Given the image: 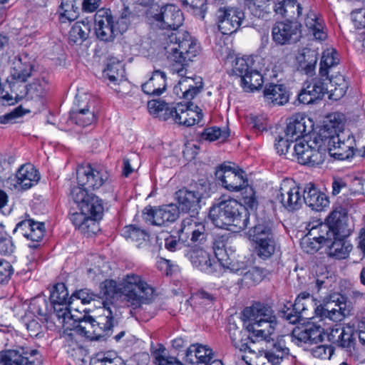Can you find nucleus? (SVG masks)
Wrapping results in <instances>:
<instances>
[{
    "instance_id": "obj_32",
    "label": "nucleus",
    "mask_w": 365,
    "mask_h": 365,
    "mask_svg": "<svg viewBox=\"0 0 365 365\" xmlns=\"http://www.w3.org/2000/svg\"><path fill=\"white\" fill-rule=\"evenodd\" d=\"M326 83H328L329 98L337 101L342 98L346 93L348 83L344 76L339 73H331L330 76H324Z\"/></svg>"
},
{
    "instance_id": "obj_39",
    "label": "nucleus",
    "mask_w": 365,
    "mask_h": 365,
    "mask_svg": "<svg viewBox=\"0 0 365 365\" xmlns=\"http://www.w3.org/2000/svg\"><path fill=\"white\" fill-rule=\"evenodd\" d=\"M104 75L108 77L110 82L113 83L114 86L119 85L123 81L125 76L123 65L119 61L110 60L104 71Z\"/></svg>"
},
{
    "instance_id": "obj_9",
    "label": "nucleus",
    "mask_w": 365,
    "mask_h": 365,
    "mask_svg": "<svg viewBox=\"0 0 365 365\" xmlns=\"http://www.w3.org/2000/svg\"><path fill=\"white\" fill-rule=\"evenodd\" d=\"M340 114L331 116L329 128L334 129L335 135L329 138L328 147L329 153L338 160H346L355 155L356 142L349 130H342L344 123Z\"/></svg>"
},
{
    "instance_id": "obj_29",
    "label": "nucleus",
    "mask_w": 365,
    "mask_h": 365,
    "mask_svg": "<svg viewBox=\"0 0 365 365\" xmlns=\"http://www.w3.org/2000/svg\"><path fill=\"white\" fill-rule=\"evenodd\" d=\"M303 195L304 203L316 211H322L329 202L327 196L312 183L306 185L303 190Z\"/></svg>"
},
{
    "instance_id": "obj_3",
    "label": "nucleus",
    "mask_w": 365,
    "mask_h": 365,
    "mask_svg": "<svg viewBox=\"0 0 365 365\" xmlns=\"http://www.w3.org/2000/svg\"><path fill=\"white\" fill-rule=\"evenodd\" d=\"M73 313L78 317L77 319H71L73 323H70V327L66 323L58 326L83 334L92 341H104L110 336L113 332V328L118 324L121 318L119 308L112 303L107 302L101 308V314L97 319L90 316L86 317L82 315L78 309H73Z\"/></svg>"
},
{
    "instance_id": "obj_19",
    "label": "nucleus",
    "mask_w": 365,
    "mask_h": 365,
    "mask_svg": "<svg viewBox=\"0 0 365 365\" xmlns=\"http://www.w3.org/2000/svg\"><path fill=\"white\" fill-rule=\"evenodd\" d=\"M218 29L224 35H230L239 29L244 13L235 7H220L217 12Z\"/></svg>"
},
{
    "instance_id": "obj_23",
    "label": "nucleus",
    "mask_w": 365,
    "mask_h": 365,
    "mask_svg": "<svg viewBox=\"0 0 365 365\" xmlns=\"http://www.w3.org/2000/svg\"><path fill=\"white\" fill-rule=\"evenodd\" d=\"M31 58L26 53H19L12 59L11 76L19 82H25L31 76L34 71Z\"/></svg>"
},
{
    "instance_id": "obj_62",
    "label": "nucleus",
    "mask_w": 365,
    "mask_h": 365,
    "mask_svg": "<svg viewBox=\"0 0 365 365\" xmlns=\"http://www.w3.org/2000/svg\"><path fill=\"white\" fill-rule=\"evenodd\" d=\"M193 299L201 305L210 306L213 304L217 297L213 294L205 290H200L195 294Z\"/></svg>"
},
{
    "instance_id": "obj_31",
    "label": "nucleus",
    "mask_w": 365,
    "mask_h": 365,
    "mask_svg": "<svg viewBox=\"0 0 365 365\" xmlns=\"http://www.w3.org/2000/svg\"><path fill=\"white\" fill-rule=\"evenodd\" d=\"M265 101L274 106H282L289 101V92L282 84L270 83L267 85L263 91Z\"/></svg>"
},
{
    "instance_id": "obj_60",
    "label": "nucleus",
    "mask_w": 365,
    "mask_h": 365,
    "mask_svg": "<svg viewBox=\"0 0 365 365\" xmlns=\"http://www.w3.org/2000/svg\"><path fill=\"white\" fill-rule=\"evenodd\" d=\"M61 15L69 21L74 20L77 16L76 9L71 0H62L61 4Z\"/></svg>"
},
{
    "instance_id": "obj_59",
    "label": "nucleus",
    "mask_w": 365,
    "mask_h": 365,
    "mask_svg": "<svg viewBox=\"0 0 365 365\" xmlns=\"http://www.w3.org/2000/svg\"><path fill=\"white\" fill-rule=\"evenodd\" d=\"M334 351L331 346L318 345L311 349L313 356L320 359H329Z\"/></svg>"
},
{
    "instance_id": "obj_15",
    "label": "nucleus",
    "mask_w": 365,
    "mask_h": 365,
    "mask_svg": "<svg viewBox=\"0 0 365 365\" xmlns=\"http://www.w3.org/2000/svg\"><path fill=\"white\" fill-rule=\"evenodd\" d=\"M215 177L222 187L231 192L242 190L247 180L242 170L226 164L217 167Z\"/></svg>"
},
{
    "instance_id": "obj_43",
    "label": "nucleus",
    "mask_w": 365,
    "mask_h": 365,
    "mask_svg": "<svg viewBox=\"0 0 365 365\" xmlns=\"http://www.w3.org/2000/svg\"><path fill=\"white\" fill-rule=\"evenodd\" d=\"M71 120L80 126H87L95 120L93 111H91L88 107L81 108L73 110L71 113Z\"/></svg>"
},
{
    "instance_id": "obj_34",
    "label": "nucleus",
    "mask_w": 365,
    "mask_h": 365,
    "mask_svg": "<svg viewBox=\"0 0 365 365\" xmlns=\"http://www.w3.org/2000/svg\"><path fill=\"white\" fill-rule=\"evenodd\" d=\"M70 220L76 229L83 234L89 235L91 232L94 233L95 229L97 227L96 222L91 219L87 214L83 213L81 210L79 212H76L73 213L70 217Z\"/></svg>"
},
{
    "instance_id": "obj_52",
    "label": "nucleus",
    "mask_w": 365,
    "mask_h": 365,
    "mask_svg": "<svg viewBox=\"0 0 365 365\" xmlns=\"http://www.w3.org/2000/svg\"><path fill=\"white\" fill-rule=\"evenodd\" d=\"M21 350L5 349L0 351L1 365H17Z\"/></svg>"
},
{
    "instance_id": "obj_55",
    "label": "nucleus",
    "mask_w": 365,
    "mask_h": 365,
    "mask_svg": "<svg viewBox=\"0 0 365 365\" xmlns=\"http://www.w3.org/2000/svg\"><path fill=\"white\" fill-rule=\"evenodd\" d=\"M314 91V87H312L310 83H308L307 86L302 89L301 92L299 93V101L303 104L308 105L314 103L317 100H319V97H317L316 92Z\"/></svg>"
},
{
    "instance_id": "obj_24",
    "label": "nucleus",
    "mask_w": 365,
    "mask_h": 365,
    "mask_svg": "<svg viewBox=\"0 0 365 365\" xmlns=\"http://www.w3.org/2000/svg\"><path fill=\"white\" fill-rule=\"evenodd\" d=\"M324 329L320 326L312 324L304 329H294L290 336L291 341L297 346L303 344H317L322 342Z\"/></svg>"
},
{
    "instance_id": "obj_49",
    "label": "nucleus",
    "mask_w": 365,
    "mask_h": 365,
    "mask_svg": "<svg viewBox=\"0 0 365 365\" xmlns=\"http://www.w3.org/2000/svg\"><path fill=\"white\" fill-rule=\"evenodd\" d=\"M262 279V271L258 267H253L245 270L241 280L245 284L252 286L260 282Z\"/></svg>"
},
{
    "instance_id": "obj_18",
    "label": "nucleus",
    "mask_w": 365,
    "mask_h": 365,
    "mask_svg": "<svg viewBox=\"0 0 365 365\" xmlns=\"http://www.w3.org/2000/svg\"><path fill=\"white\" fill-rule=\"evenodd\" d=\"M94 21L97 38L105 42L113 41L118 30L111 11L108 9L98 10L95 14Z\"/></svg>"
},
{
    "instance_id": "obj_11",
    "label": "nucleus",
    "mask_w": 365,
    "mask_h": 365,
    "mask_svg": "<svg viewBox=\"0 0 365 365\" xmlns=\"http://www.w3.org/2000/svg\"><path fill=\"white\" fill-rule=\"evenodd\" d=\"M50 299L53 308L51 319L58 325L66 323L70 327V323H73L71 319H77L78 316L73 313V309L71 307L73 302L68 298V292L64 283H57L54 285Z\"/></svg>"
},
{
    "instance_id": "obj_7",
    "label": "nucleus",
    "mask_w": 365,
    "mask_h": 365,
    "mask_svg": "<svg viewBox=\"0 0 365 365\" xmlns=\"http://www.w3.org/2000/svg\"><path fill=\"white\" fill-rule=\"evenodd\" d=\"M327 225L330 228L329 242L324 246L329 249V256L336 259L346 258L351 250V245L346 240L352 230L348 224V216L341 207L334 209L327 218Z\"/></svg>"
},
{
    "instance_id": "obj_4",
    "label": "nucleus",
    "mask_w": 365,
    "mask_h": 365,
    "mask_svg": "<svg viewBox=\"0 0 365 365\" xmlns=\"http://www.w3.org/2000/svg\"><path fill=\"white\" fill-rule=\"evenodd\" d=\"M101 292L106 298H115L118 295L128 307L136 309L143 303L150 301L154 294L153 288L142 280L135 274H127L123 279L121 287H117V283L112 279L105 280L101 285Z\"/></svg>"
},
{
    "instance_id": "obj_64",
    "label": "nucleus",
    "mask_w": 365,
    "mask_h": 365,
    "mask_svg": "<svg viewBox=\"0 0 365 365\" xmlns=\"http://www.w3.org/2000/svg\"><path fill=\"white\" fill-rule=\"evenodd\" d=\"M26 329L31 337H41L43 330L41 324L36 319L29 320L26 323Z\"/></svg>"
},
{
    "instance_id": "obj_53",
    "label": "nucleus",
    "mask_w": 365,
    "mask_h": 365,
    "mask_svg": "<svg viewBox=\"0 0 365 365\" xmlns=\"http://www.w3.org/2000/svg\"><path fill=\"white\" fill-rule=\"evenodd\" d=\"M158 74H160V71L155 70L149 80L142 85V90L144 93L149 96L153 95L158 96L160 95V84L158 81L154 82L155 76Z\"/></svg>"
},
{
    "instance_id": "obj_5",
    "label": "nucleus",
    "mask_w": 365,
    "mask_h": 365,
    "mask_svg": "<svg viewBox=\"0 0 365 365\" xmlns=\"http://www.w3.org/2000/svg\"><path fill=\"white\" fill-rule=\"evenodd\" d=\"M209 217L216 227L235 232L245 230L250 220L245 206L235 199L225 197L210 207Z\"/></svg>"
},
{
    "instance_id": "obj_54",
    "label": "nucleus",
    "mask_w": 365,
    "mask_h": 365,
    "mask_svg": "<svg viewBox=\"0 0 365 365\" xmlns=\"http://www.w3.org/2000/svg\"><path fill=\"white\" fill-rule=\"evenodd\" d=\"M242 190H244V191L242 192V195L245 205L252 210L256 208L258 205V202L252 187L248 186L247 182L246 185L242 188Z\"/></svg>"
},
{
    "instance_id": "obj_6",
    "label": "nucleus",
    "mask_w": 365,
    "mask_h": 365,
    "mask_svg": "<svg viewBox=\"0 0 365 365\" xmlns=\"http://www.w3.org/2000/svg\"><path fill=\"white\" fill-rule=\"evenodd\" d=\"M171 231L161 229L163 236L164 247L168 252H174L181 249L182 245H202L207 243L210 234L204 222H200L195 215L185 217L181 227L178 230V237L170 235Z\"/></svg>"
},
{
    "instance_id": "obj_12",
    "label": "nucleus",
    "mask_w": 365,
    "mask_h": 365,
    "mask_svg": "<svg viewBox=\"0 0 365 365\" xmlns=\"http://www.w3.org/2000/svg\"><path fill=\"white\" fill-rule=\"evenodd\" d=\"M325 154V149L322 147V142L314 138L296 143L290 155L295 157L297 161L301 165L314 167L324 162Z\"/></svg>"
},
{
    "instance_id": "obj_61",
    "label": "nucleus",
    "mask_w": 365,
    "mask_h": 365,
    "mask_svg": "<svg viewBox=\"0 0 365 365\" xmlns=\"http://www.w3.org/2000/svg\"><path fill=\"white\" fill-rule=\"evenodd\" d=\"M97 297V295L88 289H82L75 292L69 298L73 300L74 298L80 299L83 304H89Z\"/></svg>"
},
{
    "instance_id": "obj_38",
    "label": "nucleus",
    "mask_w": 365,
    "mask_h": 365,
    "mask_svg": "<svg viewBox=\"0 0 365 365\" xmlns=\"http://www.w3.org/2000/svg\"><path fill=\"white\" fill-rule=\"evenodd\" d=\"M240 81L242 87L247 92L258 90L264 83L262 74L254 68H252Z\"/></svg>"
},
{
    "instance_id": "obj_37",
    "label": "nucleus",
    "mask_w": 365,
    "mask_h": 365,
    "mask_svg": "<svg viewBox=\"0 0 365 365\" xmlns=\"http://www.w3.org/2000/svg\"><path fill=\"white\" fill-rule=\"evenodd\" d=\"M245 4L251 14L257 18H264L271 12L273 6L272 0H245Z\"/></svg>"
},
{
    "instance_id": "obj_51",
    "label": "nucleus",
    "mask_w": 365,
    "mask_h": 365,
    "mask_svg": "<svg viewBox=\"0 0 365 365\" xmlns=\"http://www.w3.org/2000/svg\"><path fill=\"white\" fill-rule=\"evenodd\" d=\"M179 215V207L173 203L165 205L161 207V220L163 224L173 222L176 220Z\"/></svg>"
},
{
    "instance_id": "obj_1",
    "label": "nucleus",
    "mask_w": 365,
    "mask_h": 365,
    "mask_svg": "<svg viewBox=\"0 0 365 365\" xmlns=\"http://www.w3.org/2000/svg\"><path fill=\"white\" fill-rule=\"evenodd\" d=\"M243 330L230 320L227 331L233 346L240 352L248 365H279L289 355V349L282 341L271 339L277 319L273 310L260 303L246 307L242 312Z\"/></svg>"
},
{
    "instance_id": "obj_20",
    "label": "nucleus",
    "mask_w": 365,
    "mask_h": 365,
    "mask_svg": "<svg viewBox=\"0 0 365 365\" xmlns=\"http://www.w3.org/2000/svg\"><path fill=\"white\" fill-rule=\"evenodd\" d=\"M76 178L78 186L82 188L97 190L105 184L109 178L105 170H95L91 167L80 168L77 170Z\"/></svg>"
},
{
    "instance_id": "obj_58",
    "label": "nucleus",
    "mask_w": 365,
    "mask_h": 365,
    "mask_svg": "<svg viewBox=\"0 0 365 365\" xmlns=\"http://www.w3.org/2000/svg\"><path fill=\"white\" fill-rule=\"evenodd\" d=\"M196 347L197 358L198 363L205 364L209 363L213 359V351L207 346L201 344H195Z\"/></svg>"
},
{
    "instance_id": "obj_14",
    "label": "nucleus",
    "mask_w": 365,
    "mask_h": 365,
    "mask_svg": "<svg viewBox=\"0 0 365 365\" xmlns=\"http://www.w3.org/2000/svg\"><path fill=\"white\" fill-rule=\"evenodd\" d=\"M277 198L289 212L299 210L304 203L303 190L292 179H285L280 184Z\"/></svg>"
},
{
    "instance_id": "obj_50",
    "label": "nucleus",
    "mask_w": 365,
    "mask_h": 365,
    "mask_svg": "<svg viewBox=\"0 0 365 365\" xmlns=\"http://www.w3.org/2000/svg\"><path fill=\"white\" fill-rule=\"evenodd\" d=\"M14 245L11 237L4 230V227L0 225V254L9 255L14 250Z\"/></svg>"
},
{
    "instance_id": "obj_35",
    "label": "nucleus",
    "mask_w": 365,
    "mask_h": 365,
    "mask_svg": "<svg viewBox=\"0 0 365 365\" xmlns=\"http://www.w3.org/2000/svg\"><path fill=\"white\" fill-rule=\"evenodd\" d=\"M48 89V82L44 78H36L26 86L24 97L27 100L41 101L46 96Z\"/></svg>"
},
{
    "instance_id": "obj_56",
    "label": "nucleus",
    "mask_w": 365,
    "mask_h": 365,
    "mask_svg": "<svg viewBox=\"0 0 365 365\" xmlns=\"http://www.w3.org/2000/svg\"><path fill=\"white\" fill-rule=\"evenodd\" d=\"M123 235L126 238L132 240L139 241L140 240H145L147 233L135 225L126 226L123 230Z\"/></svg>"
},
{
    "instance_id": "obj_42",
    "label": "nucleus",
    "mask_w": 365,
    "mask_h": 365,
    "mask_svg": "<svg viewBox=\"0 0 365 365\" xmlns=\"http://www.w3.org/2000/svg\"><path fill=\"white\" fill-rule=\"evenodd\" d=\"M51 307V303L49 304L48 301L42 297L33 299L29 306V309L34 314L41 317L44 320H46L49 315L51 316L53 313Z\"/></svg>"
},
{
    "instance_id": "obj_36",
    "label": "nucleus",
    "mask_w": 365,
    "mask_h": 365,
    "mask_svg": "<svg viewBox=\"0 0 365 365\" xmlns=\"http://www.w3.org/2000/svg\"><path fill=\"white\" fill-rule=\"evenodd\" d=\"M91 31V26L88 22L77 21L71 27L68 40L71 44L81 45L87 39Z\"/></svg>"
},
{
    "instance_id": "obj_33",
    "label": "nucleus",
    "mask_w": 365,
    "mask_h": 365,
    "mask_svg": "<svg viewBox=\"0 0 365 365\" xmlns=\"http://www.w3.org/2000/svg\"><path fill=\"white\" fill-rule=\"evenodd\" d=\"M205 245L206 243L202 245H195L198 248L190 250L186 256L195 267L202 272H209L211 270L212 263L210 255L203 248Z\"/></svg>"
},
{
    "instance_id": "obj_21",
    "label": "nucleus",
    "mask_w": 365,
    "mask_h": 365,
    "mask_svg": "<svg viewBox=\"0 0 365 365\" xmlns=\"http://www.w3.org/2000/svg\"><path fill=\"white\" fill-rule=\"evenodd\" d=\"M351 314L350 306L344 297L339 294H334L324 305L321 317L329 318L334 322H341Z\"/></svg>"
},
{
    "instance_id": "obj_46",
    "label": "nucleus",
    "mask_w": 365,
    "mask_h": 365,
    "mask_svg": "<svg viewBox=\"0 0 365 365\" xmlns=\"http://www.w3.org/2000/svg\"><path fill=\"white\" fill-rule=\"evenodd\" d=\"M252 61L250 58H236L233 61L232 72L235 75L242 78L252 68Z\"/></svg>"
},
{
    "instance_id": "obj_41",
    "label": "nucleus",
    "mask_w": 365,
    "mask_h": 365,
    "mask_svg": "<svg viewBox=\"0 0 365 365\" xmlns=\"http://www.w3.org/2000/svg\"><path fill=\"white\" fill-rule=\"evenodd\" d=\"M339 59L337 52L333 48H328L323 52L321 62L319 74L322 78L327 76L330 70L339 63Z\"/></svg>"
},
{
    "instance_id": "obj_28",
    "label": "nucleus",
    "mask_w": 365,
    "mask_h": 365,
    "mask_svg": "<svg viewBox=\"0 0 365 365\" xmlns=\"http://www.w3.org/2000/svg\"><path fill=\"white\" fill-rule=\"evenodd\" d=\"M202 195L197 191L188 190L185 188L179 190L175 192V198L183 212L196 211L200 207Z\"/></svg>"
},
{
    "instance_id": "obj_2",
    "label": "nucleus",
    "mask_w": 365,
    "mask_h": 365,
    "mask_svg": "<svg viewBox=\"0 0 365 365\" xmlns=\"http://www.w3.org/2000/svg\"><path fill=\"white\" fill-rule=\"evenodd\" d=\"M183 15L174 4L161 8V53L172 63L173 71L184 73L183 64L195 58L200 51L197 40L185 31L179 29Z\"/></svg>"
},
{
    "instance_id": "obj_26",
    "label": "nucleus",
    "mask_w": 365,
    "mask_h": 365,
    "mask_svg": "<svg viewBox=\"0 0 365 365\" xmlns=\"http://www.w3.org/2000/svg\"><path fill=\"white\" fill-rule=\"evenodd\" d=\"M193 104L190 102L187 105H178V112L175 115V123L190 127L197 123L201 120L202 118L201 110L197 106H195L197 110H193L191 108Z\"/></svg>"
},
{
    "instance_id": "obj_10",
    "label": "nucleus",
    "mask_w": 365,
    "mask_h": 365,
    "mask_svg": "<svg viewBox=\"0 0 365 365\" xmlns=\"http://www.w3.org/2000/svg\"><path fill=\"white\" fill-rule=\"evenodd\" d=\"M322 305H317L316 299L309 293H301L289 307L284 305L279 314L290 324H296L301 319H311L314 314L321 317Z\"/></svg>"
},
{
    "instance_id": "obj_63",
    "label": "nucleus",
    "mask_w": 365,
    "mask_h": 365,
    "mask_svg": "<svg viewBox=\"0 0 365 365\" xmlns=\"http://www.w3.org/2000/svg\"><path fill=\"white\" fill-rule=\"evenodd\" d=\"M177 112V107L161 101V118L164 120H170L175 123V115Z\"/></svg>"
},
{
    "instance_id": "obj_13",
    "label": "nucleus",
    "mask_w": 365,
    "mask_h": 365,
    "mask_svg": "<svg viewBox=\"0 0 365 365\" xmlns=\"http://www.w3.org/2000/svg\"><path fill=\"white\" fill-rule=\"evenodd\" d=\"M71 196L79 210L96 222L101 220L103 214L102 200L93 193H88L86 188L74 187L71 190Z\"/></svg>"
},
{
    "instance_id": "obj_8",
    "label": "nucleus",
    "mask_w": 365,
    "mask_h": 365,
    "mask_svg": "<svg viewBox=\"0 0 365 365\" xmlns=\"http://www.w3.org/2000/svg\"><path fill=\"white\" fill-rule=\"evenodd\" d=\"M274 12L282 18L290 19H298L304 12V24L314 38L320 41L327 38L322 22L318 19L316 13L309 9L307 4H300L297 1H284L276 6Z\"/></svg>"
},
{
    "instance_id": "obj_27",
    "label": "nucleus",
    "mask_w": 365,
    "mask_h": 365,
    "mask_svg": "<svg viewBox=\"0 0 365 365\" xmlns=\"http://www.w3.org/2000/svg\"><path fill=\"white\" fill-rule=\"evenodd\" d=\"M273 222L266 216L256 215L255 217V225L248 231L251 240H257L267 237H275Z\"/></svg>"
},
{
    "instance_id": "obj_45",
    "label": "nucleus",
    "mask_w": 365,
    "mask_h": 365,
    "mask_svg": "<svg viewBox=\"0 0 365 365\" xmlns=\"http://www.w3.org/2000/svg\"><path fill=\"white\" fill-rule=\"evenodd\" d=\"M21 354L18 360L17 365H41L42 357L37 349L24 351L21 348Z\"/></svg>"
},
{
    "instance_id": "obj_57",
    "label": "nucleus",
    "mask_w": 365,
    "mask_h": 365,
    "mask_svg": "<svg viewBox=\"0 0 365 365\" xmlns=\"http://www.w3.org/2000/svg\"><path fill=\"white\" fill-rule=\"evenodd\" d=\"M291 141L287 138L284 136L279 135L276 138V143L274 144L275 149L277 150V153L279 155H286L287 158H290L292 157L290 150Z\"/></svg>"
},
{
    "instance_id": "obj_30",
    "label": "nucleus",
    "mask_w": 365,
    "mask_h": 365,
    "mask_svg": "<svg viewBox=\"0 0 365 365\" xmlns=\"http://www.w3.org/2000/svg\"><path fill=\"white\" fill-rule=\"evenodd\" d=\"M307 120L311 123L309 120H307L305 118L299 115L289 118L287 120V127L284 130L285 137L290 140L291 142L296 141L297 143V140L300 137L311 131L310 129H307Z\"/></svg>"
},
{
    "instance_id": "obj_17",
    "label": "nucleus",
    "mask_w": 365,
    "mask_h": 365,
    "mask_svg": "<svg viewBox=\"0 0 365 365\" xmlns=\"http://www.w3.org/2000/svg\"><path fill=\"white\" fill-rule=\"evenodd\" d=\"M293 19L277 21L272 29L273 41L278 45L291 44L298 41L302 36V24Z\"/></svg>"
},
{
    "instance_id": "obj_48",
    "label": "nucleus",
    "mask_w": 365,
    "mask_h": 365,
    "mask_svg": "<svg viewBox=\"0 0 365 365\" xmlns=\"http://www.w3.org/2000/svg\"><path fill=\"white\" fill-rule=\"evenodd\" d=\"M230 135V131L227 128L222 130L217 127H212L205 129L202 133V138L210 142L220 139L222 141L226 140Z\"/></svg>"
},
{
    "instance_id": "obj_25",
    "label": "nucleus",
    "mask_w": 365,
    "mask_h": 365,
    "mask_svg": "<svg viewBox=\"0 0 365 365\" xmlns=\"http://www.w3.org/2000/svg\"><path fill=\"white\" fill-rule=\"evenodd\" d=\"M15 187L19 189L28 190L36 185L40 180V174L36 168L30 164L21 165L16 174Z\"/></svg>"
},
{
    "instance_id": "obj_44",
    "label": "nucleus",
    "mask_w": 365,
    "mask_h": 365,
    "mask_svg": "<svg viewBox=\"0 0 365 365\" xmlns=\"http://www.w3.org/2000/svg\"><path fill=\"white\" fill-rule=\"evenodd\" d=\"M182 4L187 11L204 19L207 11V0H182Z\"/></svg>"
},
{
    "instance_id": "obj_16",
    "label": "nucleus",
    "mask_w": 365,
    "mask_h": 365,
    "mask_svg": "<svg viewBox=\"0 0 365 365\" xmlns=\"http://www.w3.org/2000/svg\"><path fill=\"white\" fill-rule=\"evenodd\" d=\"M308 233L302 239L300 245L307 253L316 252L324 242H329L330 228L325 222H314L309 225Z\"/></svg>"
},
{
    "instance_id": "obj_22",
    "label": "nucleus",
    "mask_w": 365,
    "mask_h": 365,
    "mask_svg": "<svg viewBox=\"0 0 365 365\" xmlns=\"http://www.w3.org/2000/svg\"><path fill=\"white\" fill-rule=\"evenodd\" d=\"M193 58H194L191 60L186 61L183 64V74H180L178 71H173L172 68L173 63L168 61L172 71L182 77L181 79L179 80L178 84L174 87L173 91L178 96L181 93L182 97L188 101L192 100L202 88V82L200 78H198V81H195L192 78L185 77V75L186 74L185 66L187 65L188 61H192Z\"/></svg>"
},
{
    "instance_id": "obj_47",
    "label": "nucleus",
    "mask_w": 365,
    "mask_h": 365,
    "mask_svg": "<svg viewBox=\"0 0 365 365\" xmlns=\"http://www.w3.org/2000/svg\"><path fill=\"white\" fill-rule=\"evenodd\" d=\"M33 226L26 238L32 242L29 246L35 249L39 246V242L44 236L45 225L43 222H36V224H33Z\"/></svg>"
},
{
    "instance_id": "obj_40",
    "label": "nucleus",
    "mask_w": 365,
    "mask_h": 365,
    "mask_svg": "<svg viewBox=\"0 0 365 365\" xmlns=\"http://www.w3.org/2000/svg\"><path fill=\"white\" fill-rule=\"evenodd\" d=\"M253 242L256 244L257 255L263 259H269L275 252L277 247L275 237L259 239Z\"/></svg>"
}]
</instances>
